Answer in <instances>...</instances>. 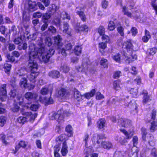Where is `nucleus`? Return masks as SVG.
Instances as JSON below:
<instances>
[{
  "instance_id": "f257e3e1",
  "label": "nucleus",
  "mask_w": 157,
  "mask_h": 157,
  "mask_svg": "<svg viewBox=\"0 0 157 157\" xmlns=\"http://www.w3.org/2000/svg\"><path fill=\"white\" fill-rule=\"evenodd\" d=\"M28 27L24 26L22 27L19 29L20 32L21 33V36L27 38L28 39H31L32 40H35L37 39V42L39 43L40 44H42L43 43V39H44V41L45 44L48 46H51L52 44V39L49 37L46 36L44 37L43 34H41L38 32H36L32 34H30L28 36L29 33L28 30H27Z\"/></svg>"
},
{
  "instance_id": "f03ea898",
  "label": "nucleus",
  "mask_w": 157,
  "mask_h": 157,
  "mask_svg": "<svg viewBox=\"0 0 157 157\" xmlns=\"http://www.w3.org/2000/svg\"><path fill=\"white\" fill-rule=\"evenodd\" d=\"M37 58L41 60L42 59L45 63H47L51 57L54 54L55 51L53 49L49 48L48 50L46 49L45 46L41 49L39 50Z\"/></svg>"
},
{
  "instance_id": "7ed1b4c3",
  "label": "nucleus",
  "mask_w": 157,
  "mask_h": 157,
  "mask_svg": "<svg viewBox=\"0 0 157 157\" xmlns=\"http://www.w3.org/2000/svg\"><path fill=\"white\" fill-rule=\"evenodd\" d=\"M39 43L37 42V47H36L34 43L33 42H30L29 43V57L31 58H36L37 53L39 52V50H40L44 48V46L43 43L42 44H39Z\"/></svg>"
},
{
  "instance_id": "20e7f679",
  "label": "nucleus",
  "mask_w": 157,
  "mask_h": 157,
  "mask_svg": "<svg viewBox=\"0 0 157 157\" xmlns=\"http://www.w3.org/2000/svg\"><path fill=\"white\" fill-rule=\"evenodd\" d=\"M71 113L67 111H63V110H59L57 113L52 112L49 114V118L52 120H56L59 122L64 121V115L67 116L70 115Z\"/></svg>"
},
{
  "instance_id": "39448f33",
  "label": "nucleus",
  "mask_w": 157,
  "mask_h": 157,
  "mask_svg": "<svg viewBox=\"0 0 157 157\" xmlns=\"http://www.w3.org/2000/svg\"><path fill=\"white\" fill-rule=\"evenodd\" d=\"M25 116H20L17 118L18 122L20 124H23L27 121H33L37 116V114H33L31 112H26L22 113Z\"/></svg>"
},
{
  "instance_id": "423d86ee",
  "label": "nucleus",
  "mask_w": 157,
  "mask_h": 157,
  "mask_svg": "<svg viewBox=\"0 0 157 157\" xmlns=\"http://www.w3.org/2000/svg\"><path fill=\"white\" fill-rule=\"evenodd\" d=\"M35 59L33 58L31 59L29 57L28 64L26 68L27 71L35 72H38V64L34 60Z\"/></svg>"
},
{
  "instance_id": "0eeeda50",
  "label": "nucleus",
  "mask_w": 157,
  "mask_h": 157,
  "mask_svg": "<svg viewBox=\"0 0 157 157\" xmlns=\"http://www.w3.org/2000/svg\"><path fill=\"white\" fill-rule=\"evenodd\" d=\"M19 32L20 34L21 37H18L15 38L14 40V43L17 44H20L18 46V49L19 50H21L22 49L24 50H25L27 48V44L26 43H24L23 44H21L23 43V39L25 38V37H24L21 36V33L19 31Z\"/></svg>"
},
{
  "instance_id": "6e6552de",
  "label": "nucleus",
  "mask_w": 157,
  "mask_h": 157,
  "mask_svg": "<svg viewBox=\"0 0 157 157\" xmlns=\"http://www.w3.org/2000/svg\"><path fill=\"white\" fill-rule=\"evenodd\" d=\"M6 84L2 85L0 88V101H5L7 98V92L6 89ZM2 104L0 102V106Z\"/></svg>"
},
{
  "instance_id": "1a4fd4ad",
  "label": "nucleus",
  "mask_w": 157,
  "mask_h": 157,
  "mask_svg": "<svg viewBox=\"0 0 157 157\" xmlns=\"http://www.w3.org/2000/svg\"><path fill=\"white\" fill-rule=\"evenodd\" d=\"M120 131L124 134V135L125 136L126 139H124L122 140H120L119 142L121 144L125 145V144L127 142L126 139H131L133 135L131 132L128 133L124 129H120Z\"/></svg>"
},
{
  "instance_id": "9d476101",
  "label": "nucleus",
  "mask_w": 157,
  "mask_h": 157,
  "mask_svg": "<svg viewBox=\"0 0 157 157\" xmlns=\"http://www.w3.org/2000/svg\"><path fill=\"white\" fill-rule=\"evenodd\" d=\"M131 121L126 119L120 118L118 121V124L122 127H126L130 124Z\"/></svg>"
},
{
  "instance_id": "9b49d317",
  "label": "nucleus",
  "mask_w": 157,
  "mask_h": 157,
  "mask_svg": "<svg viewBox=\"0 0 157 157\" xmlns=\"http://www.w3.org/2000/svg\"><path fill=\"white\" fill-rule=\"evenodd\" d=\"M125 102H127V103H125V106H128L131 109L132 111H135L136 113H137V105L134 101H133V102L132 104V103L133 102L132 101H131L129 103L128 102L127 100H125Z\"/></svg>"
},
{
  "instance_id": "f8f14e48",
  "label": "nucleus",
  "mask_w": 157,
  "mask_h": 157,
  "mask_svg": "<svg viewBox=\"0 0 157 157\" xmlns=\"http://www.w3.org/2000/svg\"><path fill=\"white\" fill-rule=\"evenodd\" d=\"M38 95L35 93L27 92L25 94V98L29 100H34L36 99Z\"/></svg>"
},
{
  "instance_id": "ddd939ff",
  "label": "nucleus",
  "mask_w": 157,
  "mask_h": 157,
  "mask_svg": "<svg viewBox=\"0 0 157 157\" xmlns=\"http://www.w3.org/2000/svg\"><path fill=\"white\" fill-rule=\"evenodd\" d=\"M83 9L82 7H76V13L79 16L81 20L83 21H86V18L84 13L81 10Z\"/></svg>"
},
{
  "instance_id": "4468645a",
  "label": "nucleus",
  "mask_w": 157,
  "mask_h": 157,
  "mask_svg": "<svg viewBox=\"0 0 157 157\" xmlns=\"http://www.w3.org/2000/svg\"><path fill=\"white\" fill-rule=\"evenodd\" d=\"M75 29L77 32H80L82 31L87 32L88 30V28L87 25H83L80 26V23H77Z\"/></svg>"
},
{
  "instance_id": "2eb2a0df",
  "label": "nucleus",
  "mask_w": 157,
  "mask_h": 157,
  "mask_svg": "<svg viewBox=\"0 0 157 157\" xmlns=\"http://www.w3.org/2000/svg\"><path fill=\"white\" fill-rule=\"evenodd\" d=\"M31 73L27 75V78L30 81L33 83H34L36 82V78L39 75V72H31Z\"/></svg>"
},
{
  "instance_id": "dca6fc26",
  "label": "nucleus",
  "mask_w": 157,
  "mask_h": 157,
  "mask_svg": "<svg viewBox=\"0 0 157 157\" xmlns=\"http://www.w3.org/2000/svg\"><path fill=\"white\" fill-rule=\"evenodd\" d=\"M58 94L60 97L66 98L69 95V92L65 89L62 88L58 91Z\"/></svg>"
},
{
  "instance_id": "f3484780",
  "label": "nucleus",
  "mask_w": 157,
  "mask_h": 157,
  "mask_svg": "<svg viewBox=\"0 0 157 157\" xmlns=\"http://www.w3.org/2000/svg\"><path fill=\"white\" fill-rule=\"evenodd\" d=\"M28 5L29 10L31 11H33L37 9V3L35 2H32L31 1H29Z\"/></svg>"
},
{
  "instance_id": "a211bd4d",
  "label": "nucleus",
  "mask_w": 157,
  "mask_h": 157,
  "mask_svg": "<svg viewBox=\"0 0 157 157\" xmlns=\"http://www.w3.org/2000/svg\"><path fill=\"white\" fill-rule=\"evenodd\" d=\"M142 94L143 95V102L144 104H145L146 103L149 102L151 100L146 90H143Z\"/></svg>"
},
{
  "instance_id": "6ab92c4d",
  "label": "nucleus",
  "mask_w": 157,
  "mask_h": 157,
  "mask_svg": "<svg viewBox=\"0 0 157 157\" xmlns=\"http://www.w3.org/2000/svg\"><path fill=\"white\" fill-rule=\"evenodd\" d=\"M72 45L70 43L66 44L65 46V49L63 48L61 49V53L64 56H67V53L66 52L67 51L71 50L72 48Z\"/></svg>"
},
{
  "instance_id": "aec40b11",
  "label": "nucleus",
  "mask_w": 157,
  "mask_h": 157,
  "mask_svg": "<svg viewBox=\"0 0 157 157\" xmlns=\"http://www.w3.org/2000/svg\"><path fill=\"white\" fill-rule=\"evenodd\" d=\"M56 29L52 26H50L48 28V30L43 33L44 37L45 38L46 36L50 35V33H55L56 32Z\"/></svg>"
},
{
  "instance_id": "412c9836",
  "label": "nucleus",
  "mask_w": 157,
  "mask_h": 157,
  "mask_svg": "<svg viewBox=\"0 0 157 157\" xmlns=\"http://www.w3.org/2000/svg\"><path fill=\"white\" fill-rule=\"evenodd\" d=\"M73 91L75 98L78 101H81L84 95H82L76 89L74 88Z\"/></svg>"
},
{
  "instance_id": "4be33fe9",
  "label": "nucleus",
  "mask_w": 157,
  "mask_h": 157,
  "mask_svg": "<svg viewBox=\"0 0 157 157\" xmlns=\"http://www.w3.org/2000/svg\"><path fill=\"white\" fill-rule=\"evenodd\" d=\"M123 48L127 49V50L130 51L133 49V46L130 40L125 41L123 45Z\"/></svg>"
},
{
  "instance_id": "5701e85b",
  "label": "nucleus",
  "mask_w": 157,
  "mask_h": 157,
  "mask_svg": "<svg viewBox=\"0 0 157 157\" xmlns=\"http://www.w3.org/2000/svg\"><path fill=\"white\" fill-rule=\"evenodd\" d=\"M69 25L66 22L64 23L63 24V32L64 33H65L67 34L69 36H71V29L69 28Z\"/></svg>"
},
{
  "instance_id": "b1692460",
  "label": "nucleus",
  "mask_w": 157,
  "mask_h": 157,
  "mask_svg": "<svg viewBox=\"0 0 157 157\" xmlns=\"http://www.w3.org/2000/svg\"><path fill=\"white\" fill-rule=\"evenodd\" d=\"M53 39L54 40L55 44L59 46L61 45V42L62 40V38L60 35H58L56 36L53 37Z\"/></svg>"
},
{
  "instance_id": "393cba45",
  "label": "nucleus",
  "mask_w": 157,
  "mask_h": 157,
  "mask_svg": "<svg viewBox=\"0 0 157 157\" xmlns=\"http://www.w3.org/2000/svg\"><path fill=\"white\" fill-rule=\"evenodd\" d=\"M101 146L105 149H109L112 147L113 145L110 142L103 141L101 143Z\"/></svg>"
},
{
  "instance_id": "a878e982",
  "label": "nucleus",
  "mask_w": 157,
  "mask_h": 157,
  "mask_svg": "<svg viewBox=\"0 0 157 157\" xmlns=\"http://www.w3.org/2000/svg\"><path fill=\"white\" fill-rule=\"evenodd\" d=\"M49 76L53 78H57L59 77V72L57 71H52L50 72L48 74Z\"/></svg>"
},
{
  "instance_id": "bb28decb",
  "label": "nucleus",
  "mask_w": 157,
  "mask_h": 157,
  "mask_svg": "<svg viewBox=\"0 0 157 157\" xmlns=\"http://www.w3.org/2000/svg\"><path fill=\"white\" fill-rule=\"evenodd\" d=\"M88 64L87 61H83L82 62L81 67H79L78 70V71H85L88 68Z\"/></svg>"
},
{
  "instance_id": "cd10ccee",
  "label": "nucleus",
  "mask_w": 157,
  "mask_h": 157,
  "mask_svg": "<svg viewBox=\"0 0 157 157\" xmlns=\"http://www.w3.org/2000/svg\"><path fill=\"white\" fill-rule=\"evenodd\" d=\"M40 93L43 95H46L48 93H50V95L52 94V91L51 90H49L48 87H44L41 89Z\"/></svg>"
},
{
  "instance_id": "c85d7f7f",
  "label": "nucleus",
  "mask_w": 157,
  "mask_h": 157,
  "mask_svg": "<svg viewBox=\"0 0 157 157\" xmlns=\"http://www.w3.org/2000/svg\"><path fill=\"white\" fill-rule=\"evenodd\" d=\"M67 147L66 141H64L63 144V146L61 150L62 155L64 156L67 154Z\"/></svg>"
},
{
  "instance_id": "c756f323",
  "label": "nucleus",
  "mask_w": 157,
  "mask_h": 157,
  "mask_svg": "<svg viewBox=\"0 0 157 157\" xmlns=\"http://www.w3.org/2000/svg\"><path fill=\"white\" fill-rule=\"evenodd\" d=\"M95 92V89H92L90 92L85 93L84 95V97L88 99H90L94 95Z\"/></svg>"
},
{
  "instance_id": "7c9ffc66",
  "label": "nucleus",
  "mask_w": 157,
  "mask_h": 157,
  "mask_svg": "<svg viewBox=\"0 0 157 157\" xmlns=\"http://www.w3.org/2000/svg\"><path fill=\"white\" fill-rule=\"evenodd\" d=\"M105 125V120L103 119L99 120L97 122V127L100 129L103 128Z\"/></svg>"
},
{
  "instance_id": "2f4dec72",
  "label": "nucleus",
  "mask_w": 157,
  "mask_h": 157,
  "mask_svg": "<svg viewBox=\"0 0 157 157\" xmlns=\"http://www.w3.org/2000/svg\"><path fill=\"white\" fill-rule=\"evenodd\" d=\"M20 84L21 86L22 87L26 88L27 86V80L25 77L22 78L21 79Z\"/></svg>"
},
{
  "instance_id": "473e14b6",
  "label": "nucleus",
  "mask_w": 157,
  "mask_h": 157,
  "mask_svg": "<svg viewBox=\"0 0 157 157\" xmlns=\"http://www.w3.org/2000/svg\"><path fill=\"white\" fill-rule=\"evenodd\" d=\"M122 11L124 13V14L127 15L128 17L131 18L133 17V18H135V17L132 15V13L128 11L127 8L125 6L123 7Z\"/></svg>"
},
{
  "instance_id": "72a5a7b5",
  "label": "nucleus",
  "mask_w": 157,
  "mask_h": 157,
  "mask_svg": "<svg viewBox=\"0 0 157 157\" xmlns=\"http://www.w3.org/2000/svg\"><path fill=\"white\" fill-rule=\"evenodd\" d=\"M1 67H2L5 72H9L10 70L11 65L7 63H5L3 66H1Z\"/></svg>"
},
{
  "instance_id": "f704fd0d",
  "label": "nucleus",
  "mask_w": 157,
  "mask_h": 157,
  "mask_svg": "<svg viewBox=\"0 0 157 157\" xmlns=\"http://www.w3.org/2000/svg\"><path fill=\"white\" fill-rule=\"evenodd\" d=\"M116 28L115 23L112 21H110L108 25V29L110 31L113 30Z\"/></svg>"
},
{
  "instance_id": "c9c22d12",
  "label": "nucleus",
  "mask_w": 157,
  "mask_h": 157,
  "mask_svg": "<svg viewBox=\"0 0 157 157\" xmlns=\"http://www.w3.org/2000/svg\"><path fill=\"white\" fill-rule=\"evenodd\" d=\"M26 69L25 70V68H21L19 70H18L17 72V75L18 76H22L26 74Z\"/></svg>"
},
{
  "instance_id": "e433bc0d",
  "label": "nucleus",
  "mask_w": 157,
  "mask_h": 157,
  "mask_svg": "<svg viewBox=\"0 0 157 157\" xmlns=\"http://www.w3.org/2000/svg\"><path fill=\"white\" fill-rule=\"evenodd\" d=\"M120 82L119 80L114 81L113 83V87L116 90H118L120 89L121 87L120 86Z\"/></svg>"
},
{
  "instance_id": "4c0bfd02",
  "label": "nucleus",
  "mask_w": 157,
  "mask_h": 157,
  "mask_svg": "<svg viewBox=\"0 0 157 157\" xmlns=\"http://www.w3.org/2000/svg\"><path fill=\"white\" fill-rule=\"evenodd\" d=\"M157 49L155 48H152L149 49L147 51V54L148 56H153L156 52Z\"/></svg>"
},
{
  "instance_id": "58836bf2",
  "label": "nucleus",
  "mask_w": 157,
  "mask_h": 157,
  "mask_svg": "<svg viewBox=\"0 0 157 157\" xmlns=\"http://www.w3.org/2000/svg\"><path fill=\"white\" fill-rule=\"evenodd\" d=\"M61 17L60 15L58 16L57 17L55 18L53 20V22L54 24L56 25L57 26H59L60 24V18Z\"/></svg>"
},
{
  "instance_id": "ea45409f",
  "label": "nucleus",
  "mask_w": 157,
  "mask_h": 157,
  "mask_svg": "<svg viewBox=\"0 0 157 157\" xmlns=\"http://www.w3.org/2000/svg\"><path fill=\"white\" fill-rule=\"evenodd\" d=\"M81 50L82 48L81 46L78 45L76 46L74 49L75 52V54L77 56L80 54L81 53Z\"/></svg>"
},
{
  "instance_id": "a19ab883",
  "label": "nucleus",
  "mask_w": 157,
  "mask_h": 157,
  "mask_svg": "<svg viewBox=\"0 0 157 157\" xmlns=\"http://www.w3.org/2000/svg\"><path fill=\"white\" fill-rule=\"evenodd\" d=\"M108 61L106 59L103 58H102L100 62V64L101 65L103 66L104 68H107V67Z\"/></svg>"
},
{
  "instance_id": "79ce46f5",
  "label": "nucleus",
  "mask_w": 157,
  "mask_h": 157,
  "mask_svg": "<svg viewBox=\"0 0 157 157\" xmlns=\"http://www.w3.org/2000/svg\"><path fill=\"white\" fill-rule=\"evenodd\" d=\"M130 93L132 94L133 97H136L138 91L137 88H131L130 90Z\"/></svg>"
},
{
  "instance_id": "37998d69",
  "label": "nucleus",
  "mask_w": 157,
  "mask_h": 157,
  "mask_svg": "<svg viewBox=\"0 0 157 157\" xmlns=\"http://www.w3.org/2000/svg\"><path fill=\"white\" fill-rule=\"evenodd\" d=\"M60 15L61 17H62L63 19L66 18L69 20L70 19V15L66 12H62Z\"/></svg>"
},
{
  "instance_id": "c03bdc74",
  "label": "nucleus",
  "mask_w": 157,
  "mask_h": 157,
  "mask_svg": "<svg viewBox=\"0 0 157 157\" xmlns=\"http://www.w3.org/2000/svg\"><path fill=\"white\" fill-rule=\"evenodd\" d=\"M6 118L3 116L0 117V123L1 124V126L3 127L6 123Z\"/></svg>"
},
{
  "instance_id": "a18cd8bd",
  "label": "nucleus",
  "mask_w": 157,
  "mask_h": 157,
  "mask_svg": "<svg viewBox=\"0 0 157 157\" xmlns=\"http://www.w3.org/2000/svg\"><path fill=\"white\" fill-rule=\"evenodd\" d=\"M69 70V68L66 65H64L60 67L61 71L65 73L68 72Z\"/></svg>"
},
{
  "instance_id": "49530a36",
  "label": "nucleus",
  "mask_w": 157,
  "mask_h": 157,
  "mask_svg": "<svg viewBox=\"0 0 157 157\" xmlns=\"http://www.w3.org/2000/svg\"><path fill=\"white\" fill-rule=\"evenodd\" d=\"M157 127V125L156 122L153 121L151 122L150 127V130L151 132H154L156 128Z\"/></svg>"
},
{
  "instance_id": "de8ad7c7",
  "label": "nucleus",
  "mask_w": 157,
  "mask_h": 157,
  "mask_svg": "<svg viewBox=\"0 0 157 157\" xmlns=\"http://www.w3.org/2000/svg\"><path fill=\"white\" fill-rule=\"evenodd\" d=\"M105 29L104 27L100 26L98 30V32L101 35H103L105 33Z\"/></svg>"
},
{
  "instance_id": "09e8293b",
  "label": "nucleus",
  "mask_w": 157,
  "mask_h": 157,
  "mask_svg": "<svg viewBox=\"0 0 157 157\" xmlns=\"http://www.w3.org/2000/svg\"><path fill=\"white\" fill-rule=\"evenodd\" d=\"M121 56V55L120 54H116L113 56V58L116 61L118 62L120 61Z\"/></svg>"
},
{
  "instance_id": "8fccbe9b",
  "label": "nucleus",
  "mask_w": 157,
  "mask_h": 157,
  "mask_svg": "<svg viewBox=\"0 0 157 157\" xmlns=\"http://www.w3.org/2000/svg\"><path fill=\"white\" fill-rule=\"evenodd\" d=\"M131 32L132 36H135L138 33L137 29L135 27H132L131 29Z\"/></svg>"
},
{
  "instance_id": "3c124183",
  "label": "nucleus",
  "mask_w": 157,
  "mask_h": 157,
  "mask_svg": "<svg viewBox=\"0 0 157 157\" xmlns=\"http://www.w3.org/2000/svg\"><path fill=\"white\" fill-rule=\"evenodd\" d=\"M16 89L15 88H13V89H12L10 93H9V95H10V96L13 97V98H14L15 97V96H16Z\"/></svg>"
},
{
  "instance_id": "603ef678",
  "label": "nucleus",
  "mask_w": 157,
  "mask_h": 157,
  "mask_svg": "<svg viewBox=\"0 0 157 157\" xmlns=\"http://www.w3.org/2000/svg\"><path fill=\"white\" fill-rule=\"evenodd\" d=\"M133 146L136 147L138 143V138L136 136H134L133 137L132 140Z\"/></svg>"
},
{
  "instance_id": "864d4df0",
  "label": "nucleus",
  "mask_w": 157,
  "mask_h": 157,
  "mask_svg": "<svg viewBox=\"0 0 157 157\" xmlns=\"http://www.w3.org/2000/svg\"><path fill=\"white\" fill-rule=\"evenodd\" d=\"M151 4L157 14V4L155 3L156 0H151Z\"/></svg>"
},
{
  "instance_id": "5fc2aeb1",
  "label": "nucleus",
  "mask_w": 157,
  "mask_h": 157,
  "mask_svg": "<svg viewBox=\"0 0 157 157\" xmlns=\"http://www.w3.org/2000/svg\"><path fill=\"white\" fill-rule=\"evenodd\" d=\"M6 136L3 134H2L0 135V139L2 140L3 144L6 145L8 144L7 141L5 140Z\"/></svg>"
},
{
  "instance_id": "6e6d98bb",
  "label": "nucleus",
  "mask_w": 157,
  "mask_h": 157,
  "mask_svg": "<svg viewBox=\"0 0 157 157\" xmlns=\"http://www.w3.org/2000/svg\"><path fill=\"white\" fill-rule=\"evenodd\" d=\"M51 12H48L43 15V18L45 20H48L51 17Z\"/></svg>"
},
{
  "instance_id": "4d7b16f0",
  "label": "nucleus",
  "mask_w": 157,
  "mask_h": 157,
  "mask_svg": "<svg viewBox=\"0 0 157 157\" xmlns=\"http://www.w3.org/2000/svg\"><path fill=\"white\" fill-rule=\"evenodd\" d=\"M150 140L149 141V145L151 146H153L155 145V141L154 139V137L152 135L150 136Z\"/></svg>"
},
{
  "instance_id": "13d9d810",
  "label": "nucleus",
  "mask_w": 157,
  "mask_h": 157,
  "mask_svg": "<svg viewBox=\"0 0 157 157\" xmlns=\"http://www.w3.org/2000/svg\"><path fill=\"white\" fill-rule=\"evenodd\" d=\"M20 107L16 104H14L13 107L11 108L13 112H17L19 110Z\"/></svg>"
},
{
  "instance_id": "bf43d9fd",
  "label": "nucleus",
  "mask_w": 157,
  "mask_h": 157,
  "mask_svg": "<svg viewBox=\"0 0 157 157\" xmlns=\"http://www.w3.org/2000/svg\"><path fill=\"white\" fill-rule=\"evenodd\" d=\"M65 137L66 135L65 134H62L56 139V140L57 141H62L65 139Z\"/></svg>"
},
{
  "instance_id": "052dcab7",
  "label": "nucleus",
  "mask_w": 157,
  "mask_h": 157,
  "mask_svg": "<svg viewBox=\"0 0 157 157\" xmlns=\"http://www.w3.org/2000/svg\"><path fill=\"white\" fill-rule=\"evenodd\" d=\"M8 48L9 51H12L15 48V46L13 44L9 43L8 45Z\"/></svg>"
},
{
  "instance_id": "680f3d73",
  "label": "nucleus",
  "mask_w": 157,
  "mask_h": 157,
  "mask_svg": "<svg viewBox=\"0 0 157 157\" xmlns=\"http://www.w3.org/2000/svg\"><path fill=\"white\" fill-rule=\"evenodd\" d=\"M38 105L36 104L32 105L30 107V109L33 111H36L38 108Z\"/></svg>"
},
{
  "instance_id": "e2e57ef3",
  "label": "nucleus",
  "mask_w": 157,
  "mask_h": 157,
  "mask_svg": "<svg viewBox=\"0 0 157 157\" xmlns=\"http://www.w3.org/2000/svg\"><path fill=\"white\" fill-rule=\"evenodd\" d=\"M47 98L46 97H42L41 96H40L39 99V101L41 103L46 105V103Z\"/></svg>"
},
{
  "instance_id": "0e129e2a",
  "label": "nucleus",
  "mask_w": 157,
  "mask_h": 157,
  "mask_svg": "<svg viewBox=\"0 0 157 157\" xmlns=\"http://www.w3.org/2000/svg\"><path fill=\"white\" fill-rule=\"evenodd\" d=\"M117 30L118 33L120 34L122 36H123L124 35V33L123 32L124 29L121 27H119L117 28Z\"/></svg>"
},
{
  "instance_id": "69168bd1",
  "label": "nucleus",
  "mask_w": 157,
  "mask_h": 157,
  "mask_svg": "<svg viewBox=\"0 0 157 157\" xmlns=\"http://www.w3.org/2000/svg\"><path fill=\"white\" fill-rule=\"evenodd\" d=\"M108 2L106 0H103L101 2V5L103 8L105 9L108 6Z\"/></svg>"
},
{
  "instance_id": "338daca9",
  "label": "nucleus",
  "mask_w": 157,
  "mask_h": 157,
  "mask_svg": "<svg viewBox=\"0 0 157 157\" xmlns=\"http://www.w3.org/2000/svg\"><path fill=\"white\" fill-rule=\"evenodd\" d=\"M106 44L105 43L101 42L99 44V47L102 49V51L106 47Z\"/></svg>"
},
{
  "instance_id": "774afa93",
  "label": "nucleus",
  "mask_w": 157,
  "mask_h": 157,
  "mask_svg": "<svg viewBox=\"0 0 157 157\" xmlns=\"http://www.w3.org/2000/svg\"><path fill=\"white\" fill-rule=\"evenodd\" d=\"M104 97L100 92H98L96 93V99L98 100H101L104 98Z\"/></svg>"
}]
</instances>
